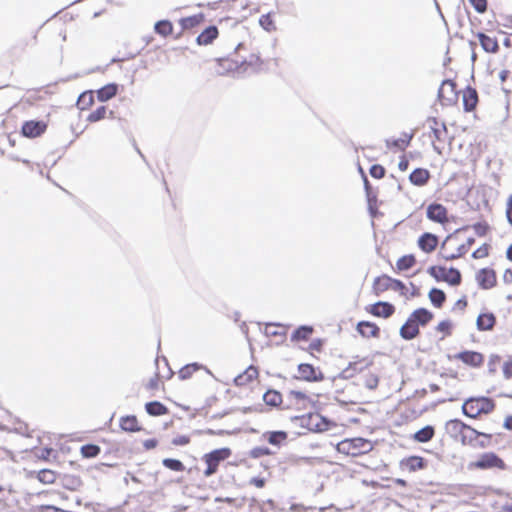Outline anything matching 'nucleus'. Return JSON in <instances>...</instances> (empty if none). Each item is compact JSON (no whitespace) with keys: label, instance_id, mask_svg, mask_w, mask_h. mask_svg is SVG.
Instances as JSON below:
<instances>
[{"label":"nucleus","instance_id":"f257e3e1","mask_svg":"<svg viewBox=\"0 0 512 512\" xmlns=\"http://www.w3.org/2000/svg\"><path fill=\"white\" fill-rule=\"evenodd\" d=\"M467 229H457L449 234L441 243L438 252V258L443 261H454L464 257L470 250L475 239L472 236H467L464 231Z\"/></svg>","mask_w":512,"mask_h":512},{"label":"nucleus","instance_id":"f03ea898","mask_svg":"<svg viewBox=\"0 0 512 512\" xmlns=\"http://www.w3.org/2000/svg\"><path fill=\"white\" fill-rule=\"evenodd\" d=\"M434 319V314L427 308H417L408 316L399 333L404 340H412L420 334V327H425Z\"/></svg>","mask_w":512,"mask_h":512},{"label":"nucleus","instance_id":"7ed1b4c3","mask_svg":"<svg viewBox=\"0 0 512 512\" xmlns=\"http://www.w3.org/2000/svg\"><path fill=\"white\" fill-rule=\"evenodd\" d=\"M496 408L495 401L486 396L470 397L462 405V412L465 416L478 419L491 414Z\"/></svg>","mask_w":512,"mask_h":512},{"label":"nucleus","instance_id":"20e7f679","mask_svg":"<svg viewBox=\"0 0 512 512\" xmlns=\"http://www.w3.org/2000/svg\"><path fill=\"white\" fill-rule=\"evenodd\" d=\"M373 443L370 440L358 437L340 441L336 448L340 454L358 457L373 450Z\"/></svg>","mask_w":512,"mask_h":512},{"label":"nucleus","instance_id":"39448f33","mask_svg":"<svg viewBox=\"0 0 512 512\" xmlns=\"http://www.w3.org/2000/svg\"><path fill=\"white\" fill-rule=\"evenodd\" d=\"M508 466L506 462L495 452H484L476 460L468 464L469 470H499L505 471Z\"/></svg>","mask_w":512,"mask_h":512},{"label":"nucleus","instance_id":"423d86ee","mask_svg":"<svg viewBox=\"0 0 512 512\" xmlns=\"http://www.w3.org/2000/svg\"><path fill=\"white\" fill-rule=\"evenodd\" d=\"M292 421L296 422L301 428L309 432H324L330 428V422L319 413H307L301 416H295Z\"/></svg>","mask_w":512,"mask_h":512},{"label":"nucleus","instance_id":"0eeeda50","mask_svg":"<svg viewBox=\"0 0 512 512\" xmlns=\"http://www.w3.org/2000/svg\"><path fill=\"white\" fill-rule=\"evenodd\" d=\"M428 273L436 281L446 282L452 286H458L462 281L461 273L456 268H447L441 265H434L428 268Z\"/></svg>","mask_w":512,"mask_h":512},{"label":"nucleus","instance_id":"6e6552de","mask_svg":"<svg viewBox=\"0 0 512 512\" xmlns=\"http://www.w3.org/2000/svg\"><path fill=\"white\" fill-rule=\"evenodd\" d=\"M231 456L229 448H220L211 451L203 456V461L206 464V469L203 474L205 477H210L218 471L219 465L222 461Z\"/></svg>","mask_w":512,"mask_h":512},{"label":"nucleus","instance_id":"1a4fd4ad","mask_svg":"<svg viewBox=\"0 0 512 512\" xmlns=\"http://www.w3.org/2000/svg\"><path fill=\"white\" fill-rule=\"evenodd\" d=\"M353 370H359L361 373V383L368 389H375L379 384L378 374L372 370V361H359L350 365Z\"/></svg>","mask_w":512,"mask_h":512},{"label":"nucleus","instance_id":"9d476101","mask_svg":"<svg viewBox=\"0 0 512 512\" xmlns=\"http://www.w3.org/2000/svg\"><path fill=\"white\" fill-rule=\"evenodd\" d=\"M491 440V434L480 432L470 425H467L465 431L462 434L460 442L463 445L485 448L491 443Z\"/></svg>","mask_w":512,"mask_h":512},{"label":"nucleus","instance_id":"9b49d317","mask_svg":"<svg viewBox=\"0 0 512 512\" xmlns=\"http://www.w3.org/2000/svg\"><path fill=\"white\" fill-rule=\"evenodd\" d=\"M438 99L443 106H453L458 101L456 83L452 80H444L438 90Z\"/></svg>","mask_w":512,"mask_h":512},{"label":"nucleus","instance_id":"f8f14e48","mask_svg":"<svg viewBox=\"0 0 512 512\" xmlns=\"http://www.w3.org/2000/svg\"><path fill=\"white\" fill-rule=\"evenodd\" d=\"M426 217L441 226H446L450 223V216L448 209L437 202L430 203L426 208Z\"/></svg>","mask_w":512,"mask_h":512},{"label":"nucleus","instance_id":"ddd939ff","mask_svg":"<svg viewBox=\"0 0 512 512\" xmlns=\"http://www.w3.org/2000/svg\"><path fill=\"white\" fill-rule=\"evenodd\" d=\"M298 379L306 382H319L324 380V374L319 368L309 363H301L297 367Z\"/></svg>","mask_w":512,"mask_h":512},{"label":"nucleus","instance_id":"4468645a","mask_svg":"<svg viewBox=\"0 0 512 512\" xmlns=\"http://www.w3.org/2000/svg\"><path fill=\"white\" fill-rule=\"evenodd\" d=\"M478 286L484 290H490L497 285V275L494 269L485 267L477 271L475 275Z\"/></svg>","mask_w":512,"mask_h":512},{"label":"nucleus","instance_id":"2eb2a0df","mask_svg":"<svg viewBox=\"0 0 512 512\" xmlns=\"http://www.w3.org/2000/svg\"><path fill=\"white\" fill-rule=\"evenodd\" d=\"M365 311L374 317L387 319L395 313V306L389 302L379 301L367 305Z\"/></svg>","mask_w":512,"mask_h":512},{"label":"nucleus","instance_id":"dca6fc26","mask_svg":"<svg viewBox=\"0 0 512 512\" xmlns=\"http://www.w3.org/2000/svg\"><path fill=\"white\" fill-rule=\"evenodd\" d=\"M497 324L495 313L486 309L482 310L476 318V328L480 332H490Z\"/></svg>","mask_w":512,"mask_h":512},{"label":"nucleus","instance_id":"f3484780","mask_svg":"<svg viewBox=\"0 0 512 512\" xmlns=\"http://www.w3.org/2000/svg\"><path fill=\"white\" fill-rule=\"evenodd\" d=\"M288 398L291 405L297 410H308L314 406L311 397L301 391H290Z\"/></svg>","mask_w":512,"mask_h":512},{"label":"nucleus","instance_id":"a211bd4d","mask_svg":"<svg viewBox=\"0 0 512 512\" xmlns=\"http://www.w3.org/2000/svg\"><path fill=\"white\" fill-rule=\"evenodd\" d=\"M47 129V123L44 121L30 120L22 125V134L28 138H36L41 136Z\"/></svg>","mask_w":512,"mask_h":512},{"label":"nucleus","instance_id":"6ab92c4d","mask_svg":"<svg viewBox=\"0 0 512 512\" xmlns=\"http://www.w3.org/2000/svg\"><path fill=\"white\" fill-rule=\"evenodd\" d=\"M455 359L460 360L464 364L478 368L484 363V356L480 352L476 351H463L455 355Z\"/></svg>","mask_w":512,"mask_h":512},{"label":"nucleus","instance_id":"aec40b11","mask_svg":"<svg viewBox=\"0 0 512 512\" xmlns=\"http://www.w3.org/2000/svg\"><path fill=\"white\" fill-rule=\"evenodd\" d=\"M439 238L430 232L423 233L417 241V245L424 253L430 254L437 248Z\"/></svg>","mask_w":512,"mask_h":512},{"label":"nucleus","instance_id":"412c9836","mask_svg":"<svg viewBox=\"0 0 512 512\" xmlns=\"http://www.w3.org/2000/svg\"><path fill=\"white\" fill-rule=\"evenodd\" d=\"M356 330L364 338H379L381 333L379 326L371 321L358 322Z\"/></svg>","mask_w":512,"mask_h":512},{"label":"nucleus","instance_id":"4be33fe9","mask_svg":"<svg viewBox=\"0 0 512 512\" xmlns=\"http://www.w3.org/2000/svg\"><path fill=\"white\" fill-rule=\"evenodd\" d=\"M259 371L258 368L251 365L243 373L239 374L234 379L236 386L244 387L248 386L258 379Z\"/></svg>","mask_w":512,"mask_h":512},{"label":"nucleus","instance_id":"5701e85b","mask_svg":"<svg viewBox=\"0 0 512 512\" xmlns=\"http://www.w3.org/2000/svg\"><path fill=\"white\" fill-rule=\"evenodd\" d=\"M431 178V173L425 168H416L409 175V181L414 186L422 187L428 184Z\"/></svg>","mask_w":512,"mask_h":512},{"label":"nucleus","instance_id":"b1692460","mask_svg":"<svg viewBox=\"0 0 512 512\" xmlns=\"http://www.w3.org/2000/svg\"><path fill=\"white\" fill-rule=\"evenodd\" d=\"M427 124L429 129L433 133L435 140L442 141L447 134L446 124L438 120L436 117H429L427 119Z\"/></svg>","mask_w":512,"mask_h":512},{"label":"nucleus","instance_id":"393cba45","mask_svg":"<svg viewBox=\"0 0 512 512\" xmlns=\"http://www.w3.org/2000/svg\"><path fill=\"white\" fill-rule=\"evenodd\" d=\"M219 36V30L216 26L211 25L204 29L196 38V43L200 46H207L213 43Z\"/></svg>","mask_w":512,"mask_h":512},{"label":"nucleus","instance_id":"a878e982","mask_svg":"<svg viewBox=\"0 0 512 512\" xmlns=\"http://www.w3.org/2000/svg\"><path fill=\"white\" fill-rule=\"evenodd\" d=\"M463 106L466 112L473 111L478 104V94L476 89L466 87L462 92Z\"/></svg>","mask_w":512,"mask_h":512},{"label":"nucleus","instance_id":"bb28decb","mask_svg":"<svg viewBox=\"0 0 512 512\" xmlns=\"http://www.w3.org/2000/svg\"><path fill=\"white\" fill-rule=\"evenodd\" d=\"M115 113L113 110H109L106 105H101L93 110L86 118L89 123H96L106 118H114Z\"/></svg>","mask_w":512,"mask_h":512},{"label":"nucleus","instance_id":"cd10ccee","mask_svg":"<svg viewBox=\"0 0 512 512\" xmlns=\"http://www.w3.org/2000/svg\"><path fill=\"white\" fill-rule=\"evenodd\" d=\"M391 278L392 277H390L386 274L376 277L372 284V291H373L374 295L380 296L382 293L390 290Z\"/></svg>","mask_w":512,"mask_h":512},{"label":"nucleus","instance_id":"c85d7f7f","mask_svg":"<svg viewBox=\"0 0 512 512\" xmlns=\"http://www.w3.org/2000/svg\"><path fill=\"white\" fill-rule=\"evenodd\" d=\"M477 38L482 48L488 53H496L499 49L498 41L485 33H478Z\"/></svg>","mask_w":512,"mask_h":512},{"label":"nucleus","instance_id":"c756f323","mask_svg":"<svg viewBox=\"0 0 512 512\" xmlns=\"http://www.w3.org/2000/svg\"><path fill=\"white\" fill-rule=\"evenodd\" d=\"M401 466L409 472H415L425 467V461L421 456H410L402 460Z\"/></svg>","mask_w":512,"mask_h":512},{"label":"nucleus","instance_id":"7c9ffc66","mask_svg":"<svg viewBox=\"0 0 512 512\" xmlns=\"http://www.w3.org/2000/svg\"><path fill=\"white\" fill-rule=\"evenodd\" d=\"M118 93V85L110 83L96 91L97 99L101 102H106L112 99Z\"/></svg>","mask_w":512,"mask_h":512},{"label":"nucleus","instance_id":"2f4dec72","mask_svg":"<svg viewBox=\"0 0 512 512\" xmlns=\"http://www.w3.org/2000/svg\"><path fill=\"white\" fill-rule=\"evenodd\" d=\"M205 20L204 14L198 13L192 16L183 17L179 20V24L183 30H191L200 24H202Z\"/></svg>","mask_w":512,"mask_h":512},{"label":"nucleus","instance_id":"473e14b6","mask_svg":"<svg viewBox=\"0 0 512 512\" xmlns=\"http://www.w3.org/2000/svg\"><path fill=\"white\" fill-rule=\"evenodd\" d=\"M467 424L459 419H452L446 423V429L448 433L454 438L462 437L463 432L466 429Z\"/></svg>","mask_w":512,"mask_h":512},{"label":"nucleus","instance_id":"72a5a7b5","mask_svg":"<svg viewBox=\"0 0 512 512\" xmlns=\"http://www.w3.org/2000/svg\"><path fill=\"white\" fill-rule=\"evenodd\" d=\"M417 263L416 257L413 254L403 255L396 261L395 271L400 273L413 268Z\"/></svg>","mask_w":512,"mask_h":512},{"label":"nucleus","instance_id":"f704fd0d","mask_svg":"<svg viewBox=\"0 0 512 512\" xmlns=\"http://www.w3.org/2000/svg\"><path fill=\"white\" fill-rule=\"evenodd\" d=\"M144 388L149 392L150 396H154L157 391L164 389L162 377L156 372L145 384Z\"/></svg>","mask_w":512,"mask_h":512},{"label":"nucleus","instance_id":"c9c22d12","mask_svg":"<svg viewBox=\"0 0 512 512\" xmlns=\"http://www.w3.org/2000/svg\"><path fill=\"white\" fill-rule=\"evenodd\" d=\"M413 138V134L404 133L403 137L398 139H391L386 141V145L390 149H398L404 151L409 145Z\"/></svg>","mask_w":512,"mask_h":512},{"label":"nucleus","instance_id":"e433bc0d","mask_svg":"<svg viewBox=\"0 0 512 512\" xmlns=\"http://www.w3.org/2000/svg\"><path fill=\"white\" fill-rule=\"evenodd\" d=\"M94 92L89 90L80 94L77 100V107L80 111L89 110L94 104Z\"/></svg>","mask_w":512,"mask_h":512},{"label":"nucleus","instance_id":"4c0bfd02","mask_svg":"<svg viewBox=\"0 0 512 512\" xmlns=\"http://www.w3.org/2000/svg\"><path fill=\"white\" fill-rule=\"evenodd\" d=\"M145 410L151 416H163L169 413V409L159 401L146 403Z\"/></svg>","mask_w":512,"mask_h":512},{"label":"nucleus","instance_id":"58836bf2","mask_svg":"<svg viewBox=\"0 0 512 512\" xmlns=\"http://www.w3.org/2000/svg\"><path fill=\"white\" fill-rule=\"evenodd\" d=\"M120 427L127 432H137L141 430L136 416H125L120 419Z\"/></svg>","mask_w":512,"mask_h":512},{"label":"nucleus","instance_id":"ea45409f","mask_svg":"<svg viewBox=\"0 0 512 512\" xmlns=\"http://www.w3.org/2000/svg\"><path fill=\"white\" fill-rule=\"evenodd\" d=\"M428 297L430 302L436 308H442L446 301V294L438 288H432L428 293Z\"/></svg>","mask_w":512,"mask_h":512},{"label":"nucleus","instance_id":"a19ab883","mask_svg":"<svg viewBox=\"0 0 512 512\" xmlns=\"http://www.w3.org/2000/svg\"><path fill=\"white\" fill-rule=\"evenodd\" d=\"M173 30V24L169 20H160L154 25V31L162 37H168L172 35Z\"/></svg>","mask_w":512,"mask_h":512},{"label":"nucleus","instance_id":"79ce46f5","mask_svg":"<svg viewBox=\"0 0 512 512\" xmlns=\"http://www.w3.org/2000/svg\"><path fill=\"white\" fill-rule=\"evenodd\" d=\"M313 331L314 329L312 326H300L293 332L291 340L295 342L307 341L311 337Z\"/></svg>","mask_w":512,"mask_h":512},{"label":"nucleus","instance_id":"37998d69","mask_svg":"<svg viewBox=\"0 0 512 512\" xmlns=\"http://www.w3.org/2000/svg\"><path fill=\"white\" fill-rule=\"evenodd\" d=\"M435 435V430L432 426L428 425L417 431L413 439L420 443H426L430 441Z\"/></svg>","mask_w":512,"mask_h":512},{"label":"nucleus","instance_id":"c03bdc74","mask_svg":"<svg viewBox=\"0 0 512 512\" xmlns=\"http://www.w3.org/2000/svg\"><path fill=\"white\" fill-rule=\"evenodd\" d=\"M264 62L259 55L251 54L242 62L244 70L258 71L262 68Z\"/></svg>","mask_w":512,"mask_h":512},{"label":"nucleus","instance_id":"a18cd8bd","mask_svg":"<svg viewBox=\"0 0 512 512\" xmlns=\"http://www.w3.org/2000/svg\"><path fill=\"white\" fill-rule=\"evenodd\" d=\"M264 436L266 437L269 444L275 446L281 445L288 438V435L285 431H270L265 433Z\"/></svg>","mask_w":512,"mask_h":512},{"label":"nucleus","instance_id":"49530a36","mask_svg":"<svg viewBox=\"0 0 512 512\" xmlns=\"http://www.w3.org/2000/svg\"><path fill=\"white\" fill-rule=\"evenodd\" d=\"M202 365L198 363L187 364L178 371V376L181 380H187L192 377L194 373L199 371Z\"/></svg>","mask_w":512,"mask_h":512},{"label":"nucleus","instance_id":"de8ad7c7","mask_svg":"<svg viewBox=\"0 0 512 512\" xmlns=\"http://www.w3.org/2000/svg\"><path fill=\"white\" fill-rule=\"evenodd\" d=\"M36 478L43 484H53L57 479V474L53 470L43 469L36 473Z\"/></svg>","mask_w":512,"mask_h":512},{"label":"nucleus","instance_id":"09e8293b","mask_svg":"<svg viewBox=\"0 0 512 512\" xmlns=\"http://www.w3.org/2000/svg\"><path fill=\"white\" fill-rule=\"evenodd\" d=\"M235 66L236 64L229 58H219L215 61V71L218 74H223L224 71H231Z\"/></svg>","mask_w":512,"mask_h":512},{"label":"nucleus","instance_id":"8fccbe9b","mask_svg":"<svg viewBox=\"0 0 512 512\" xmlns=\"http://www.w3.org/2000/svg\"><path fill=\"white\" fill-rule=\"evenodd\" d=\"M453 329V324L450 320H442L435 327L436 332L441 335V339H445L446 337L451 336Z\"/></svg>","mask_w":512,"mask_h":512},{"label":"nucleus","instance_id":"3c124183","mask_svg":"<svg viewBox=\"0 0 512 512\" xmlns=\"http://www.w3.org/2000/svg\"><path fill=\"white\" fill-rule=\"evenodd\" d=\"M263 400L267 405L278 406L282 402V395L276 390H268L264 394Z\"/></svg>","mask_w":512,"mask_h":512},{"label":"nucleus","instance_id":"603ef678","mask_svg":"<svg viewBox=\"0 0 512 512\" xmlns=\"http://www.w3.org/2000/svg\"><path fill=\"white\" fill-rule=\"evenodd\" d=\"M101 452V448L96 444H85L81 447L80 453L84 458H94Z\"/></svg>","mask_w":512,"mask_h":512},{"label":"nucleus","instance_id":"864d4df0","mask_svg":"<svg viewBox=\"0 0 512 512\" xmlns=\"http://www.w3.org/2000/svg\"><path fill=\"white\" fill-rule=\"evenodd\" d=\"M264 332L266 336H284L285 335V327L278 324L269 323L265 325Z\"/></svg>","mask_w":512,"mask_h":512},{"label":"nucleus","instance_id":"5fc2aeb1","mask_svg":"<svg viewBox=\"0 0 512 512\" xmlns=\"http://www.w3.org/2000/svg\"><path fill=\"white\" fill-rule=\"evenodd\" d=\"M324 341L322 339H314L308 346L307 352L314 358L318 359V354L323 351Z\"/></svg>","mask_w":512,"mask_h":512},{"label":"nucleus","instance_id":"6e6d98bb","mask_svg":"<svg viewBox=\"0 0 512 512\" xmlns=\"http://www.w3.org/2000/svg\"><path fill=\"white\" fill-rule=\"evenodd\" d=\"M162 464L166 468L176 472H183L185 470V465L180 460L177 459L165 458L163 459Z\"/></svg>","mask_w":512,"mask_h":512},{"label":"nucleus","instance_id":"4d7b16f0","mask_svg":"<svg viewBox=\"0 0 512 512\" xmlns=\"http://www.w3.org/2000/svg\"><path fill=\"white\" fill-rule=\"evenodd\" d=\"M471 227L474 230V232L480 237L486 236L491 230L490 225L486 220L476 222Z\"/></svg>","mask_w":512,"mask_h":512},{"label":"nucleus","instance_id":"13d9d810","mask_svg":"<svg viewBox=\"0 0 512 512\" xmlns=\"http://www.w3.org/2000/svg\"><path fill=\"white\" fill-rule=\"evenodd\" d=\"M259 24L261 25V27L264 30H266L268 32L276 30V26H275L273 17L270 13L262 15L259 19Z\"/></svg>","mask_w":512,"mask_h":512},{"label":"nucleus","instance_id":"bf43d9fd","mask_svg":"<svg viewBox=\"0 0 512 512\" xmlns=\"http://www.w3.org/2000/svg\"><path fill=\"white\" fill-rule=\"evenodd\" d=\"M491 246L487 243H484L480 247H478L473 253L472 257L474 259H484L489 256Z\"/></svg>","mask_w":512,"mask_h":512},{"label":"nucleus","instance_id":"052dcab7","mask_svg":"<svg viewBox=\"0 0 512 512\" xmlns=\"http://www.w3.org/2000/svg\"><path fill=\"white\" fill-rule=\"evenodd\" d=\"M386 170L380 164L372 165L370 168V175L375 179H382L385 176Z\"/></svg>","mask_w":512,"mask_h":512},{"label":"nucleus","instance_id":"680f3d73","mask_svg":"<svg viewBox=\"0 0 512 512\" xmlns=\"http://www.w3.org/2000/svg\"><path fill=\"white\" fill-rule=\"evenodd\" d=\"M502 373L504 378H512V356H509L502 365Z\"/></svg>","mask_w":512,"mask_h":512},{"label":"nucleus","instance_id":"e2e57ef3","mask_svg":"<svg viewBox=\"0 0 512 512\" xmlns=\"http://www.w3.org/2000/svg\"><path fill=\"white\" fill-rule=\"evenodd\" d=\"M468 307V299L466 295L459 298L453 305V311L464 312Z\"/></svg>","mask_w":512,"mask_h":512},{"label":"nucleus","instance_id":"0e129e2a","mask_svg":"<svg viewBox=\"0 0 512 512\" xmlns=\"http://www.w3.org/2000/svg\"><path fill=\"white\" fill-rule=\"evenodd\" d=\"M469 3L478 13H484L487 10V0H469Z\"/></svg>","mask_w":512,"mask_h":512},{"label":"nucleus","instance_id":"69168bd1","mask_svg":"<svg viewBox=\"0 0 512 512\" xmlns=\"http://www.w3.org/2000/svg\"><path fill=\"white\" fill-rule=\"evenodd\" d=\"M190 443V437L187 435H178L173 438L172 444L175 446H185Z\"/></svg>","mask_w":512,"mask_h":512},{"label":"nucleus","instance_id":"338daca9","mask_svg":"<svg viewBox=\"0 0 512 512\" xmlns=\"http://www.w3.org/2000/svg\"><path fill=\"white\" fill-rule=\"evenodd\" d=\"M506 217H507L508 222L512 225V194L507 199Z\"/></svg>","mask_w":512,"mask_h":512},{"label":"nucleus","instance_id":"774afa93","mask_svg":"<svg viewBox=\"0 0 512 512\" xmlns=\"http://www.w3.org/2000/svg\"><path fill=\"white\" fill-rule=\"evenodd\" d=\"M39 511L40 512H68V511H65L62 508H57V507L52 506V505H42V506L39 507Z\"/></svg>","mask_w":512,"mask_h":512}]
</instances>
